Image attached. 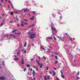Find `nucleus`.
I'll return each instance as SVG.
<instances>
[{
    "label": "nucleus",
    "instance_id": "obj_16",
    "mask_svg": "<svg viewBox=\"0 0 80 80\" xmlns=\"http://www.w3.org/2000/svg\"><path fill=\"white\" fill-rule=\"evenodd\" d=\"M53 31L55 32V33H56V29L55 28H53Z\"/></svg>",
    "mask_w": 80,
    "mask_h": 80
},
{
    "label": "nucleus",
    "instance_id": "obj_47",
    "mask_svg": "<svg viewBox=\"0 0 80 80\" xmlns=\"http://www.w3.org/2000/svg\"><path fill=\"white\" fill-rule=\"evenodd\" d=\"M16 20H18V21H19V19H18V18H16Z\"/></svg>",
    "mask_w": 80,
    "mask_h": 80
},
{
    "label": "nucleus",
    "instance_id": "obj_54",
    "mask_svg": "<svg viewBox=\"0 0 80 80\" xmlns=\"http://www.w3.org/2000/svg\"><path fill=\"white\" fill-rule=\"evenodd\" d=\"M22 23H24V22H23L22 21Z\"/></svg>",
    "mask_w": 80,
    "mask_h": 80
},
{
    "label": "nucleus",
    "instance_id": "obj_59",
    "mask_svg": "<svg viewBox=\"0 0 80 80\" xmlns=\"http://www.w3.org/2000/svg\"><path fill=\"white\" fill-rule=\"evenodd\" d=\"M3 65H5V62H3Z\"/></svg>",
    "mask_w": 80,
    "mask_h": 80
},
{
    "label": "nucleus",
    "instance_id": "obj_39",
    "mask_svg": "<svg viewBox=\"0 0 80 80\" xmlns=\"http://www.w3.org/2000/svg\"><path fill=\"white\" fill-rule=\"evenodd\" d=\"M12 36H14V35H13L11 34L9 36V37H12Z\"/></svg>",
    "mask_w": 80,
    "mask_h": 80
},
{
    "label": "nucleus",
    "instance_id": "obj_53",
    "mask_svg": "<svg viewBox=\"0 0 80 80\" xmlns=\"http://www.w3.org/2000/svg\"><path fill=\"white\" fill-rule=\"evenodd\" d=\"M49 73H50V74H51L52 73V71H50Z\"/></svg>",
    "mask_w": 80,
    "mask_h": 80
},
{
    "label": "nucleus",
    "instance_id": "obj_17",
    "mask_svg": "<svg viewBox=\"0 0 80 80\" xmlns=\"http://www.w3.org/2000/svg\"><path fill=\"white\" fill-rule=\"evenodd\" d=\"M18 59H19V58H15L14 59V60H18Z\"/></svg>",
    "mask_w": 80,
    "mask_h": 80
},
{
    "label": "nucleus",
    "instance_id": "obj_30",
    "mask_svg": "<svg viewBox=\"0 0 80 80\" xmlns=\"http://www.w3.org/2000/svg\"><path fill=\"white\" fill-rule=\"evenodd\" d=\"M33 75H35V71L33 70Z\"/></svg>",
    "mask_w": 80,
    "mask_h": 80
},
{
    "label": "nucleus",
    "instance_id": "obj_62",
    "mask_svg": "<svg viewBox=\"0 0 80 80\" xmlns=\"http://www.w3.org/2000/svg\"><path fill=\"white\" fill-rule=\"evenodd\" d=\"M31 26H32V27H33V26H34V24H32Z\"/></svg>",
    "mask_w": 80,
    "mask_h": 80
},
{
    "label": "nucleus",
    "instance_id": "obj_29",
    "mask_svg": "<svg viewBox=\"0 0 80 80\" xmlns=\"http://www.w3.org/2000/svg\"><path fill=\"white\" fill-rule=\"evenodd\" d=\"M43 58L45 60H46V58H45L44 56H43Z\"/></svg>",
    "mask_w": 80,
    "mask_h": 80
},
{
    "label": "nucleus",
    "instance_id": "obj_25",
    "mask_svg": "<svg viewBox=\"0 0 80 80\" xmlns=\"http://www.w3.org/2000/svg\"><path fill=\"white\" fill-rule=\"evenodd\" d=\"M53 37L54 40H57V39L56 38H55V36H53Z\"/></svg>",
    "mask_w": 80,
    "mask_h": 80
},
{
    "label": "nucleus",
    "instance_id": "obj_60",
    "mask_svg": "<svg viewBox=\"0 0 80 80\" xmlns=\"http://www.w3.org/2000/svg\"><path fill=\"white\" fill-rule=\"evenodd\" d=\"M58 38H59V40H60V37H59L58 36Z\"/></svg>",
    "mask_w": 80,
    "mask_h": 80
},
{
    "label": "nucleus",
    "instance_id": "obj_23",
    "mask_svg": "<svg viewBox=\"0 0 80 80\" xmlns=\"http://www.w3.org/2000/svg\"><path fill=\"white\" fill-rule=\"evenodd\" d=\"M38 58L39 59V61H40V60H41V58L40 57H38Z\"/></svg>",
    "mask_w": 80,
    "mask_h": 80
},
{
    "label": "nucleus",
    "instance_id": "obj_4",
    "mask_svg": "<svg viewBox=\"0 0 80 80\" xmlns=\"http://www.w3.org/2000/svg\"><path fill=\"white\" fill-rule=\"evenodd\" d=\"M21 62H22V65H23L24 63V59H23V58H22Z\"/></svg>",
    "mask_w": 80,
    "mask_h": 80
},
{
    "label": "nucleus",
    "instance_id": "obj_28",
    "mask_svg": "<svg viewBox=\"0 0 80 80\" xmlns=\"http://www.w3.org/2000/svg\"><path fill=\"white\" fill-rule=\"evenodd\" d=\"M29 70H30L31 72H32V68H29Z\"/></svg>",
    "mask_w": 80,
    "mask_h": 80
},
{
    "label": "nucleus",
    "instance_id": "obj_41",
    "mask_svg": "<svg viewBox=\"0 0 80 80\" xmlns=\"http://www.w3.org/2000/svg\"><path fill=\"white\" fill-rule=\"evenodd\" d=\"M11 15H13V12H11Z\"/></svg>",
    "mask_w": 80,
    "mask_h": 80
},
{
    "label": "nucleus",
    "instance_id": "obj_31",
    "mask_svg": "<svg viewBox=\"0 0 80 80\" xmlns=\"http://www.w3.org/2000/svg\"><path fill=\"white\" fill-rule=\"evenodd\" d=\"M26 69H27V68H25L23 70L24 72H25V70H26Z\"/></svg>",
    "mask_w": 80,
    "mask_h": 80
},
{
    "label": "nucleus",
    "instance_id": "obj_10",
    "mask_svg": "<svg viewBox=\"0 0 80 80\" xmlns=\"http://www.w3.org/2000/svg\"><path fill=\"white\" fill-rule=\"evenodd\" d=\"M3 23H4V22H2L1 24V25H0L1 27L3 26Z\"/></svg>",
    "mask_w": 80,
    "mask_h": 80
},
{
    "label": "nucleus",
    "instance_id": "obj_51",
    "mask_svg": "<svg viewBox=\"0 0 80 80\" xmlns=\"http://www.w3.org/2000/svg\"><path fill=\"white\" fill-rule=\"evenodd\" d=\"M54 70H57V69L56 68H54Z\"/></svg>",
    "mask_w": 80,
    "mask_h": 80
},
{
    "label": "nucleus",
    "instance_id": "obj_24",
    "mask_svg": "<svg viewBox=\"0 0 80 80\" xmlns=\"http://www.w3.org/2000/svg\"><path fill=\"white\" fill-rule=\"evenodd\" d=\"M21 26L22 27H24V25L23 24H21Z\"/></svg>",
    "mask_w": 80,
    "mask_h": 80
},
{
    "label": "nucleus",
    "instance_id": "obj_22",
    "mask_svg": "<svg viewBox=\"0 0 80 80\" xmlns=\"http://www.w3.org/2000/svg\"><path fill=\"white\" fill-rule=\"evenodd\" d=\"M23 20H24V21H25V22H28V20L27 19H23Z\"/></svg>",
    "mask_w": 80,
    "mask_h": 80
},
{
    "label": "nucleus",
    "instance_id": "obj_14",
    "mask_svg": "<svg viewBox=\"0 0 80 80\" xmlns=\"http://www.w3.org/2000/svg\"><path fill=\"white\" fill-rule=\"evenodd\" d=\"M52 72H53V75L54 76L55 75V72L54 71H52Z\"/></svg>",
    "mask_w": 80,
    "mask_h": 80
},
{
    "label": "nucleus",
    "instance_id": "obj_40",
    "mask_svg": "<svg viewBox=\"0 0 80 80\" xmlns=\"http://www.w3.org/2000/svg\"><path fill=\"white\" fill-rule=\"evenodd\" d=\"M26 46H27V43H26L25 44V45L24 46V47H26Z\"/></svg>",
    "mask_w": 80,
    "mask_h": 80
},
{
    "label": "nucleus",
    "instance_id": "obj_35",
    "mask_svg": "<svg viewBox=\"0 0 80 80\" xmlns=\"http://www.w3.org/2000/svg\"><path fill=\"white\" fill-rule=\"evenodd\" d=\"M64 34H65V35H68V33H64Z\"/></svg>",
    "mask_w": 80,
    "mask_h": 80
},
{
    "label": "nucleus",
    "instance_id": "obj_45",
    "mask_svg": "<svg viewBox=\"0 0 80 80\" xmlns=\"http://www.w3.org/2000/svg\"><path fill=\"white\" fill-rule=\"evenodd\" d=\"M8 8H10V5H8Z\"/></svg>",
    "mask_w": 80,
    "mask_h": 80
},
{
    "label": "nucleus",
    "instance_id": "obj_34",
    "mask_svg": "<svg viewBox=\"0 0 80 80\" xmlns=\"http://www.w3.org/2000/svg\"><path fill=\"white\" fill-rule=\"evenodd\" d=\"M56 80H60V79H59V78H58V77L56 78Z\"/></svg>",
    "mask_w": 80,
    "mask_h": 80
},
{
    "label": "nucleus",
    "instance_id": "obj_38",
    "mask_svg": "<svg viewBox=\"0 0 80 80\" xmlns=\"http://www.w3.org/2000/svg\"><path fill=\"white\" fill-rule=\"evenodd\" d=\"M2 6V3L1 2H0V6Z\"/></svg>",
    "mask_w": 80,
    "mask_h": 80
},
{
    "label": "nucleus",
    "instance_id": "obj_63",
    "mask_svg": "<svg viewBox=\"0 0 80 80\" xmlns=\"http://www.w3.org/2000/svg\"><path fill=\"white\" fill-rule=\"evenodd\" d=\"M10 23H13V21H11Z\"/></svg>",
    "mask_w": 80,
    "mask_h": 80
},
{
    "label": "nucleus",
    "instance_id": "obj_57",
    "mask_svg": "<svg viewBox=\"0 0 80 80\" xmlns=\"http://www.w3.org/2000/svg\"><path fill=\"white\" fill-rule=\"evenodd\" d=\"M33 14H35V12L33 11Z\"/></svg>",
    "mask_w": 80,
    "mask_h": 80
},
{
    "label": "nucleus",
    "instance_id": "obj_6",
    "mask_svg": "<svg viewBox=\"0 0 80 80\" xmlns=\"http://www.w3.org/2000/svg\"><path fill=\"white\" fill-rule=\"evenodd\" d=\"M22 52H23L24 53H27V51H26V50H25V49H22Z\"/></svg>",
    "mask_w": 80,
    "mask_h": 80
},
{
    "label": "nucleus",
    "instance_id": "obj_32",
    "mask_svg": "<svg viewBox=\"0 0 80 80\" xmlns=\"http://www.w3.org/2000/svg\"><path fill=\"white\" fill-rule=\"evenodd\" d=\"M14 13H15L16 14H17V13H18V12H17V11H15V12H14Z\"/></svg>",
    "mask_w": 80,
    "mask_h": 80
},
{
    "label": "nucleus",
    "instance_id": "obj_8",
    "mask_svg": "<svg viewBox=\"0 0 80 80\" xmlns=\"http://www.w3.org/2000/svg\"><path fill=\"white\" fill-rule=\"evenodd\" d=\"M30 20H33L34 19V17H32V18H30Z\"/></svg>",
    "mask_w": 80,
    "mask_h": 80
},
{
    "label": "nucleus",
    "instance_id": "obj_58",
    "mask_svg": "<svg viewBox=\"0 0 80 80\" xmlns=\"http://www.w3.org/2000/svg\"><path fill=\"white\" fill-rule=\"evenodd\" d=\"M13 38H16V36H15V37H14Z\"/></svg>",
    "mask_w": 80,
    "mask_h": 80
},
{
    "label": "nucleus",
    "instance_id": "obj_56",
    "mask_svg": "<svg viewBox=\"0 0 80 80\" xmlns=\"http://www.w3.org/2000/svg\"><path fill=\"white\" fill-rule=\"evenodd\" d=\"M14 34H16V35H17L18 33H17L16 32H15Z\"/></svg>",
    "mask_w": 80,
    "mask_h": 80
},
{
    "label": "nucleus",
    "instance_id": "obj_26",
    "mask_svg": "<svg viewBox=\"0 0 80 80\" xmlns=\"http://www.w3.org/2000/svg\"><path fill=\"white\" fill-rule=\"evenodd\" d=\"M24 23H25V25H28L29 24L28 23H27V22H24Z\"/></svg>",
    "mask_w": 80,
    "mask_h": 80
},
{
    "label": "nucleus",
    "instance_id": "obj_49",
    "mask_svg": "<svg viewBox=\"0 0 80 80\" xmlns=\"http://www.w3.org/2000/svg\"><path fill=\"white\" fill-rule=\"evenodd\" d=\"M2 2L3 3V0H1Z\"/></svg>",
    "mask_w": 80,
    "mask_h": 80
},
{
    "label": "nucleus",
    "instance_id": "obj_1",
    "mask_svg": "<svg viewBox=\"0 0 80 80\" xmlns=\"http://www.w3.org/2000/svg\"><path fill=\"white\" fill-rule=\"evenodd\" d=\"M28 34L29 37L31 39H33L36 37V36L34 35H35L36 34L34 32H30L29 33L28 32H27Z\"/></svg>",
    "mask_w": 80,
    "mask_h": 80
},
{
    "label": "nucleus",
    "instance_id": "obj_55",
    "mask_svg": "<svg viewBox=\"0 0 80 80\" xmlns=\"http://www.w3.org/2000/svg\"><path fill=\"white\" fill-rule=\"evenodd\" d=\"M48 79H50V78L49 77H48Z\"/></svg>",
    "mask_w": 80,
    "mask_h": 80
},
{
    "label": "nucleus",
    "instance_id": "obj_15",
    "mask_svg": "<svg viewBox=\"0 0 80 80\" xmlns=\"http://www.w3.org/2000/svg\"><path fill=\"white\" fill-rule=\"evenodd\" d=\"M41 48L42 49H43V50H45V48H43L42 46H41Z\"/></svg>",
    "mask_w": 80,
    "mask_h": 80
},
{
    "label": "nucleus",
    "instance_id": "obj_52",
    "mask_svg": "<svg viewBox=\"0 0 80 80\" xmlns=\"http://www.w3.org/2000/svg\"><path fill=\"white\" fill-rule=\"evenodd\" d=\"M61 39V40H62V41H63V40H62V38H60V39Z\"/></svg>",
    "mask_w": 80,
    "mask_h": 80
},
{
    "label": "nucleus",
    "instance_id": "obj_13",
    "mask_svg": "<svg viewBox=\"0 0 80 80\" xmlns=\"http://www.w3.org/2000/svg\"><path fill=\"white\" fill-rule=\"evenodd\" d=\"M51 28L52 30V33H53V27L51 26Z\"/></svg>",
    "mask_w": 80,
    "mask_h": 80
},
{
    "label": "nucleus",
    "instance_id": "obj_9",
    "mask_svg": "<svg viewBox=\"0 0 80 80\" xmlns=\"http://www.w3.org/2000/svg\"><path fill=\"white\" fill-rule=\"evenodd\" d=\"M47 38L48 39H53V38H52L51 37H47Z\"/></svg>",
    "mask_w": 80,
    "mask_h": 80
},
{
    "label": "nucleus",
    "instance_id": "obj_44",
    "mask_svg": "<svg viewBox=\"0 0 80 80\" xmlns=\"http://www.w3.org/2000/svg\"><path fill=\"white\" fill-rule=\"evenodd\" d=\"M48 67H47V68H46V70H48Z\"/></svg>",
    "mask_w": 80,
    "mask_h": 80
},
{
    "label": "nucleus",
    "instance_id": "obj_3",
    "mask_svg": "<svg viewBox=\"0 0 80 80\" xmlns=\"http://www.w3.org/2000/svg\"><path fill=\"white\" fill-rule=\"evenodd\" d=\"M36 62H37V63H38V65H39V66H40V62H39V61H38L37 59H36Z\"/></svg>",
    "mask_w": 80,
    "mask_h": 80
},
{
    "label": "nucleus",
    "instance_id": "obj_33",
    "mask_svg": "<svg viewBox=\"0 0 80 80\" xmlns=\"http://www.w3.org/2000/svg\"><path fill=\"white\" fill-rule=\"evenodd\" d=\"M68 37L70 39V40H72V38H70V36H68Z\"/></svg>",
    "mask_w": 80,
    "mask_h": 80
},
{
    "label": "nucleus",
    "instance_id": "obj_18",
    "mask_svg": "<svg viewBox=\"0 0 80 80\" xmlns=\"http://www.w3.org/2000/svg\"><path fill=\"white\" fill-rule=\"evenodd\" d=\"M61 76L62 77V78H65V77H64V76H63V75H61Z\"/></svg>",
    "mask_w": 80,
    "mask_h": 80
},
{
    "label": "nucleus",
    "instance_id": "obj_2",
    "mask_svg": "<svg viewBox=\"0 0 80 80\" xmlns=\"http://www.w3.org/2000/svg\"><path fill=\"white\" fill-rule=\"evenodd\" d=\"M23 10H24V13H25L26 11L27 10V8H26L22 9L21 11H22Z\"/></svg>",
    "mask_w": 80,
    "mask_h": 80
},
{
    "label": "nucleus",
    "instance_id": "obj_48",
    "mask_svg": "<svg viewBox=\"0 0 80 80\" xmlns=\"http://www.w3.org/2000/svg\"><path fill=\"white\" fill-rule=\"evenodd\" d=\"M36 69L37 71H38V69H37V68H36Z\"/></svg>",
    "mask_w": 80,
    "mask_h": 80
},
{
    "label": "nucleus",
    "instance_id": "obj_19",
    "mask_svg": "<svg viewBox=\"0 0 80 80\" xmlns=\"http://www.w3.org/2000/svg\"><path fill=\"white\" fill-rule=\"evenodd\" d=\"M17 55H20V53L19 52H18V53H17Z\"/></svg>",
    "mask_w": 80,
    "mask_h": 80
},
{
    "label": "nucleus",
    "instance_id": "obj_46",
    "mask_svg": "<svg viewBox=\"0 0 80 80\" xmlns=\"http://www.w3.org/2000/svg\"><path fill=\"white\" fill-rule=\"evenodd\" d=\"M16 20H18V21H19V19H18V18H16Z\"/></svg>",
    "mask_w": 80,
    "mask_h": 80
},
{
    "label": "nucleus",
    "instance_id": "obj_61",
    "mask_svg": "<svg viewBox=\"0 0 80 80\" xmlns=\"http://www.w3.org/2000/svg\"><path fill=\"white\" fill-rule=\"evenodd\" d=\"M55 53V54H56V55H58L57 53Z\"/></svg>",
    "mask_w": 80,
    "mask_h": 80
},
{
    "label": "nucleus",
    "instance_id": "obj_50",
    "mask_svg": "<svg viewBox=\"0 0 80 80\" xmlns=\"http://www.w3.org/2000/svg\"><path fill=\"white\" fill-rule=\"evenodd\" d=\"M61 74H62V71H61Z\"/></svg>",
    "mask_w": 80,
    "mask_h": 80
},
{
    "label": "nucleus",
    "instance_id": "obj_42",
    "mask_svg": "<svg viewBox=\"0 0 80 80\" xmlns=\"http://www.w3.org/2000/svg\"><path fill=\"white\" fill-rule=\"evenodd\" d=\"M55 62L56 63V64H57V63H58V62L57 61H55Z\"/></svg>",
    "mask_w": 80,
    "mask_h": 80
},
{
    "label": "nucleus",
    "instance_id": "obj_43",
    "mask_svg": "<svg viewBox=\"0 0 80 80\" xmlns=\"http://www.w3.org/2000/svg\"><path fill=\"white\" fill-rule=\"evenodd\" d=\"M55 58H57H57H57V56H55Z\"/></svg>",
    "mask_w": 80,
    "mask_h": 80
},
{
    "label": "nucleus",
    "instance_id": "obj_21",
    "mask_svg": "<svg viewBox=\"0 0 80 80\" xmlns=\"http://www.w3.org/2000/svg\"><path fill=\"white\" fill-rule=\"evenodd\" d=\"M16 31H17V30H14L12 31V32L13 33V32H16Z\"/></svg>",
    "mask_w": 80,
    "mask_h": 80
},
{
    "label": "nucleus",
    "instance_id": "obj_37",
    "mask_svg": "<svg viewBox=\"0 0 80 80\" xmlns=\"http://www.w3.org/2000/svg\"><path fill=\"white\" fill-rule=\"evenodd\" d=\"M44 79H45V80H47V78H46V76H45V77H44Z\"/></svg>",
    "mask_w": 80,
    "mask_h": 80
},
{
    "label": "nucleus",
    "instance_id": "obj_11",
    "mask_svg": "<svg viewBox=\"0 0 80 80\" xmlns=\"http://www.w3.org/2000/svg\"><path fill=\"white\" fill-rule=\"evenodd\" d=\"M26 67H30V65L29 64H27Z\"/></svg>",
    "mask_w": 80,
    "mask_h": 80
},
{
    "label": "nucleus",
    "instance_id": "obj_27",
    "mask_svg": "<svg viewBox=\"0 0 80 80\" xmlns=\"http://www.w3.org/2000/svg\"><path fill=\"white\" fill-rule=\"evenodd\" d=\"M77 75H79V71H78V72L77 73Z\"/></svg>",
    "mask_w": 80,
    "mask_h": 80
},
{
    "label": "nucleus",
    "instance_id": "obj_20",
    "mask_svg": "<svg viewBox=\"0 0 80 80\" xmlns=\"http://www.w3.org/2000/svg\"><path fill=\"white\" fill-rule=\"evenodd\" d=\"M76 79L77 80H79V79H80V78L79 77H77L76 78Z\"/></svg>",
    "mask_w": 80,
    "mask_h": 80
},
{
    "label": "nucleus",
    "instance_id": "obj_12",
    "mask_svg": "<svg viewBox=\"0 0 80 80\" xmlns=\"http://www.w3.org/2000/svg\"><path fill=\"white\" fill-rule=\"evenodd\" d=\"M43 66V64L41 63L40 65V68H42Z\"/></svg>",
    "mask_w": 80,
    "mask_h": 80
},
{
    "label": "nucleus",
    "instance_id": "obj_5",
    "mask_svg": "<svg viewBox=\"0 0 80 80\" xmlns=\"http://www.w3.org/2000/svg\"><path fill=\"white\" fill-rule=\"evenodd\" d=\"M4 79H5V78L3 77H0V80H4Z\"/></svg>",
    "mask_w": 80,
    "mask_h": 80
},
{
    "label": "nucleus",
    "instance_id": "obj_64",
    "mask_svg": "<svg viewBox=\"0 0 80 80\" xmlns=\"http://www.w3.org/2000/svg\"><path fill=\"white\" fill-rule=\"evenodd\" d=\"M18 34H20V32L18 33Z\"/></svg>",
    "mask_w": 80,
    "mask_h": 80
},
{
    "label": "nucleus",
    "instance_id": "obj_7",
    "mask_svg": "<svg viewBox=\"0 0 80 80\" xmlns=\"http://www.w3.org/2000/svg\"><path fill=\"white\" fill-rule=\"evenodd\" d=\"M8 2L9 3H11V5L12 6V8H13V4L12 3V2H10V1H8Z\"/></svg>",
    "mask_w": 80,
    "mask_h": 80
},
{
    "label": "nucleus",
    "instance_id": "obj_36",
    "mask_svg": "<svg viewBox=\"0 0 80 80\" xmlns=\"http://www.w3.org/2000/svg\"><path fill=\"white\" fill-rule=\"evenodd\" d=\"M6 38H8V35H6Z\"/></svg>",
    "mask_w": 80,
    "mask_h": 80
}]
</instances>
